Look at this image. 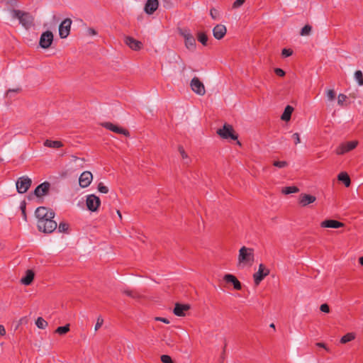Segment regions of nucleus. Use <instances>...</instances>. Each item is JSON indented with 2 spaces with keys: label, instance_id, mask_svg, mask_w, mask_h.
<instances>
[{
  "label": "nucleus",
  "instance_id": "34",
  "mask_svg": "<svg viewBox=\"0 0 363 363\" xmlns=\"http://www.w3.org/2000/svg\"><path fill=\"white\" fill-rule=\"evenodd\" d=\"M312 30V26L307 24L306 26H304L301 30V32H300V35H309L311 32Z\"/></svg>",
  "mask_w": 363,
  "mask_h": 363
},
{
  "label": "nucleus",
  "instance_id": "5",
  "mask_svg": "<svg viewBox=\"0 0 363 363\" xmlns=\"http://www.w3.org/2000/svg\"><path fill=\"white\" fill-rule=\"evenodd\" d=\"M31 184L32 180L28 177H21L18 178L16 184L18 193H26L30 187Z\"/></svg>",
  "mask_w": 363,
  "mask_h": 363
},
{
  "label": "nucleus",
  "instance_id": "44",
  "mask_svg": "<svg viewBox=\"0 0 363 363\" xmlns=\"http://www.w3.org/2000/svg\"><path fill=\"white\" fill-rule=\"evenodd\" d=\"M327 96L328 100L333 101L335 99L336 93L333 89H328L327 91Z\"/></svg>",
  "mask_w": 363,
  "mask_h": 363
},
{
  "label": "nucleus",
  "instance_id": "17",
  "mask_svg": "<svg viewBox=\"0 0 363 363\" xmlns=\"http://www.w3.org/2000/svg\"><path fill=\"white\" fill-rule=\"evenodd\" d=\"M344 225L343 223L333 219H327L320 223L321 228H339Z\"/></svg>",
  "mask_w": 363,
  "mask_h": 363
},
{
  "label": "nucleus",
  "instance_id": "3",
  "mask_svg": "<svg viewBox=\"0 0 363 363\" xmlns=\"http://www.w3.org/2000/svg\"><path fill=\"white\" fill-rule=\"evenodd\" d=\"M12 17L19 20V23L26 29L34 26V17L28 12L12 11Z\"/></svg>",
  "mask_w": 363,
  "mask_h": 363
},
{
  "label": "nucleus",
  "instance_id": "53",
  "mask_svg": "<svg viewBox=\"0 0 363 363\" xmlns=\"http://www.w3.org/2000/svg\"><path fill=\"white\" fill-rule=\"evenodd\" d=\"M226 343H225L224 345V347H223V352L220 354V363L223 362L225 358V347H226Z\"/></svg>",
  "mask_w": 363,
  "mask_h": 363
},
{
  "label": "nucleus",
  "instance_id": "42",
  "mask_svg": "<svg viewBox=\"0 0 363 363\" xmlns=\"http://www.w3.org/2000/svg\"><path fill=\"white\" fill-rule=\"evenodd\" d=\"M273 165L279 168H284L288 165V163L286 161H274Z\"/></svg>",
  "mask_w": 363,
  "mask_h": 363
},
{
  "label": "nucleus",
  "instance_id": "24",
  "mask_svg": "<svg viewBox=\"0 0 363 363\" xmlns=\"http://www.w3.org/2000/svg\"><path fill=\"white\" fill-rule=\"evenodd\" d=\"M184 43L186 48L190 51H194L196 48V40L194 37L192 35L189 37V38L184 40Z\"/></svg>",
  "mask_w": 363,
  "mask_h": 363
},
{
  "label": "nucleus",
  "instance_id": "32",
  "mask_svg": "<svg viewBox=\"0 0 363 363\" xmlns=\"http://www.w3.org/2000/svg\"><path fill=\"white\" fill-rule=\"evenodd\" d=\"M179 34L184 38V40L189 38V37L192 36L193 35L191 33L189 29L187 28H179Z\"/></svg>",
  "mask_w": 363,
  "mask_h": 363
},
{
  "label": "nucleus",
  "instance_id": "60",
  "mask_svg": "<svg viewBox=\"0 0 363 363\" xmlns=\"http://www.w3.org/2000/svg\"><path fill=\"white\" fill-rule=\"evenodd\" d=\"M271 328L275 329V325L274 323H272L270 325H269Z\"/></svg>",
  "mask_w": 363,
  "mask_h": 363
},
{
  "label": "nucleus",
  "instance_id": "59",
  "mask_svg": "<svg viewBox=\"0 0 363 363\" xmlns=\"http://www.w3.org/2000/svg\"><path fill=\"white\" fill-rule=\"evenodd\" d=\"M118 216H119L120 219H122V215L121 213V211L119 210L117 211Z\"/></svg>",
  "mask_w": 363,
  "mask_h": 363
},
{
  "label": "nucleus",
  "instance_id": "61",
  "mask_svg": "<svg viewBox=\"0 0 363 363\" xmlns=\"http://www.w3.org/2000/svg\"><path fill=\"white\" fill-rule=\"evenodd\" d=\"M237 143H238V145H241V144H240V141H238V140Z\"/></svg>",
  "mask_w": 363,
  "mask_h": 363
},
{
  "label": "nucleus",
  "instance_id": "8",
  "mask_svg": "<svg viewBox=\"0 0 363 363\" xmlns=\"http://www.w3.org/2000/svg\"><path fill=\"white\" fill-rule=\"evenodd\" d=\"M86 204L89 211L95 212L101 205V200L96 195L90 194L86 197Z\"/></svg>",
  "mask_w": 363,
  "mask_h": 363
},
{
  "label": "nucleus",
  "instance_id": "15",
  "mask_svg": "<svg viewBox=\"0 0 363 363\" xmlns=\"http://www.w3.org/2000/svg\"><path fill=\"white\" fill-rule=\"evenodd\" d=\"M124 42L130 49L138 51L142 49L143 43L130 36H125Z\"/></svg>",
  "mask_w": 363,
  "mask_h": 363
},
{
  "label": "nucleus",
  "instance_id": "26",
  "mask_svg": "<svg viewBox=\"0 0 363 363\" xmlns=\"http://www.w3.org/2000/svg\"><path fill=\"white\" fill-rule=\"evenodd\" d=\"M3 3L6 6L7 10L12 14V11H18L15 9L18 6L17 0H3Z\"/></svg>",
  "mask_w": 363,
  "mask_h": 363
},
{
  "label": "nucleus",
  "instance_id": "18",
  "mask_svg": "<svg viewBox=\"0 0 363 363\" xmlns=\"http://www.w3.org/2000/svg\"><path fill=\"white\" fill-rule=\"evenodd\" d=\"M190 309V305L176 303L173 313L177 316H184L186 312Z\"/></svg>",
  "mask_w": 363,
  "mask_h": 363
},
{
  "label": "nucleus",
  "instance_id": "58",
  "mask_svg": "<svg viewBox=\"0 0 363 363\" xmlns=\"http://www.w3.org/2000/svg\"><path fill=\"white\" fill-rule=\"evenodd\" d=\"M359 263L362 266H363V257H360L359 258Z\"/></svg>",
  "mask_w": 363,
  "mask_h": 363
},
{
  "label": "nucleus",
  "instance_id": "45",
  "mask_svg": "<svg viewBox=\"0 0 363 363\" xmlns=\"http://www.w3.org/2000/svg\"><path fill=\"white\" fill-rule=\"evenodd\" d=\"M292 54H293V50L291 49L284 48L281 51V55L284 57H289Z\"/></svg>",
  "mask_w": 363,
  "mask_h": 363
},
{
  "label": "nucleus",
  "instance_id": "25",
  "mask_svg": "<svg viewBox=\"0 0 363 363\" xmlns=\"http://www.w3.org/2000/svg\"><path fill=\"white\" fill-rule=\"evenodd\" d=\"M337 179L342 182L346 187L350 186L351 184L350 176L347 172H340L337 176Z\"/></svg>",
  "mask_w": 363,
  "mask_h": 363
},
{
  "label": "nucleus",
  "instance_id": "36",
  "mask_svg": "<svg viewBox=\"0 0 363 363\" xmlns=\"http://www.w3.org/2000/svg\"><path fill=\"white\" fill-rule=\"evenodd\" d=\"M123 294H125L128 296H130L133 298H138L140 296V294L137 291H133V290H129V289L124 290Z\"/></svg>",
  "mask_w": 363,
  "mask_h": 363
},
{
  "label": "nucleus",
  "instance_id": "48",
  "mask_svg": "<svg viewBox=\"0 0 363 363\" xmlns=\"http://www.w3.org/2000/svg\"><path fill=\"white\" fill-rule=\"evenodd\" d=\"M104 323V319L101 317L97 318V321L95 325V330H98Z\"/></svg>",
  "mask_w": 363,
  "mask_h": 363
},
{
  "label": "nucleus",
  "instance_id": "37",
  "mask_svg": "<svg viewBox=\"0 0 363 363\" xmlns=\"http://www.w3.org/2000/svg\"><path fill=\"white\" fill-rule=\"evenodd\" d=\"M69 224L65 222H60L58 225V231L60 233H67L69 230Z\"/></svg>",
  "mask_w": 363,
  "mask_h": 363
},
{
  "label": "nucleus",
  "instance_id": "2",
  "mask_svg": "<svg viewBox=\"0 0 363 363\" xmlns=\"http://www.w3.org/2000/svg\"><path fill=\"white\" fill-rule=\"evenodd\" d=\"M254 250L252 248L242 247L239 250L238 267L252 266L254 262Z\"/></svg>",
  "mask_w": 363,
  "mask_h": 363
},
{
  "label": "nucleus",
  "instance_id": "12",
  "mask_svg": "<svg viewBox=\"0 0 363 363\" xmlns=\"http://www.w3.org/2000/svg\"><path fill=\"white\" fill-rule=\"evenodd\" d=\"M102 126L106 128L107 130H109L116 133L122 134L127 137L130 135V133L128 130L123 128L122 127H120L117 125H115L111 122L104 123L102 124Z\"/></svg>",
  "mask_w": 363,
  "mask_h": 363
},
{
  "label": "nucleus",
  "instance_id": "40",
  "mask_svg": "<svg viewBox=\"0 0 363 363\" xmlns=\"http://www.w3.org/2000/svg\"><path fill=\"white\" fill-rule=\"evenodd\" d=\"M160 359L162 363H174L172 357L167 354H162Z\"/></svg>",
  "mask_w": 363,
  "mask_h": 363
},
{
  "label": "nucleus",
  "instance_id": "13",
  "mask_svg": "<svg viewBox=\"0 0 363 363\" xmlns=\"http://www.w3.org/2000/svg\"><path fill=\"white\" fill-rule=\"evenodd\" d=\"M50 188V183L48 182H44L39 184L34 190V195L38 198H41L48 194Z\"/></svg>",
  "mask_w": 363,
  "mask_h": 363
},
{
  "label": "nucleus",
  "instance_id": "54",
  "mask_svg": "<svg viewBox=\"0 0 363 363\" xmlns=\"http://www.w3.org/2000/svg\"><path fill=\"white\" fill-rule=\"evenodd\" d=\"M155 320L160 321V322L164 323L166 324H169V320L167 318H166L156 317L155 318Z\"/></svg>",
  "mask_w": 363,
  "mask_h": 363
},
{
  "label": "nucleus",
  "instance_id": "11",
  "mask_svg": "<svg viewBox=\"0 0 363 363\" xmlns=\"http://www.w3.org/2000/svg\"><path fill=\"white\" fill-rule=\"evenodd\" d=\"M190 86L196 94L200 96H203L206 94L205 86L198 77H194L191 79Z\"/></svg>",
  "mask_w": 363,
  "mask_h": 363
},
{
  "label": "nucleus",
  "instance_id": "39",
  "mask_svg": "<svg viewBox=\"0 0 363 363\" xmlns=\"http://www.w3.org/2000/svg\"><path fill=\"white\" fill-rule=\"evenodd\" d=\"M97 189L99 191L103 194H107L108 192V188L102 182L99 183Z\"/></svg>",
  "mask_w": 363,
  "mask_h": 363
},
{
  "label": "nucleus",
  "instance_id": "33",
  "mask_svg": "<svg viewBox=\"0 0 363 363\" xmlns=\"http://www.w3.org/2000/svg\"><path fill=\"white\" fill-rule=\"evenodd\" d=\"M35 325L38 328L44 329L48 325V323L42 317H39L35 321Z\"/></svg>",
  "mask_w": 363,
  "mask_h": 363
},
{
  "label": "nucleus",
  "instance_id": "47",
  "mask_svg": "<svg viewBox=\"0 0 363 363\" xmlns=\"http://www.w3.org/2000/svg\"><path fill=\"white\" fill-rule=\"evenodd\" d=\"M178 150L179 152V153L181 154V156L183 159H187L188 158V155L186 153L184 147L182 146V145H179V147H178Z\"/></svg>",
  "mask_w": 363,
  "mask_h": 363
},
{
  "label": "nucleus",
  "instance_id": "19",
  "mask_svg": "<svg viewBox=\"0 0 363 363\" xmlns=\"http://www.w3.org/2000/svg\"><path fill=\"white\" fill-rule=\"evenodd\" d=\"M227 28L224 25L218 24L213 29V35L217 40L222 39L226 34Z\"/></svg>",
  "mask_w": 363,
  "mask_h": 363
},
{
  "label": "nucleus",
  "instance_id": "20",
  "mask_svg": "<svg viewBox=\"0 0 363 363\" xmlns=\"http://www.w3.org/2000/svg\"><path fill=\"white\" fill-rule=\"evenodd\" d=\"M315 200H316V197L315 196L306 194H301L299 196V201L298 202L301 206L305 207V206H308V204L313 203L314 201H315Z\"/></svg>",
  "mask_w": 363,
  "mask_h": 363
},
{
  "label": "nucleus",
  "instance_id": "21",
  "mask_svg": "<svg viewBox=\"0 0 363 363\" xmlns=\"http://www.w3.org/2000/svg\"><path fill=\"white\" fill-rule=\"evenodd\" d=\"M158 6V0H147L144 10L147 14H152L157 9Z\"/></svg>",
  "mask_w": 363,
  "mask_h": 363
},
{
  "label": "nucleus",
  "instance_id": "23",
  "mask_svg": "<svg viewBox=\"0 0 363 363\" xmlns=\"http://www.w3.org/2000/svg\"><path fill=\"white\" fill-rule=\"evenodd\" d=\"M293 111L294 108L290 105H287L281 116V119L284 121H289L291 119Z\"/></svg>",
  "mask_w": 363,
  "mask_h": 363
},
{
  "label": "nucleus",
  "instance_id": "27",
  "mask_svg": "<svg viewBox=\"0 0 363 363\" xmlns=\"http://www.w3.org/2000/svg\"><path fill=\"white\" fill-rule=\"evenodd\" d=\"M44 145L48 147L60 148L63 146V144L61 141L59 140H51L47 139L44 142Z\"/></svg>",
  "mask_w": 363,
  "mask_h": 363
},
{
  "label": "nucleus",
  "instance_id": "56",
  "mask_svg": "<svg viewBox=\"0 0 363 363\" xmlns=\"http://www.w3.org/2000/svg\"><path fill=\"white\" fill-rule=\"evenodd\" d=\"M21 91V89L18 88V89H9L8 91H7V93L6 94L9 95V94L12 93V92H19Z\"/></svg>",
  "mask_w": 363,
  "mask_h": 363
},
{
  "label": "nucleus",
  "instance_id": "46",
  "mask_svg": "<svg viewBox=\"0 0 363 363\" xmlns=\"http://www.w3.org/2000/svg\"><path fill=\"white\" fill-rule=\"evenodd\" d=\"M320 310L325 313H330V307L327 303H323L320 306Z\"/></svg>",
  "mask_w": 363,
  "mask_h": 363
},
{
  "label": "nucleus",
  "instance_id": "62",
  "mask_svg": "<svg viewBox=\"0 0 363 363\" xmlns=\"http://www.w3.org/2000/svg\"><path fill=\"white\" fill-rule=\"evenodd\" d=\"M1 160H1V159H0V162H1Z\"/></svg>",
  "mask_w": 363,
  "mask_h": 363
},
{
  "label": "nucleus",
  "instance_id": "38",
  "mask_svg": "<svg viewBox=\"0 0 363 363\" xmlns=\"http://www.w3.org/2000/svg\"><path fill=\"white\" fill-rule=\"evenodd\" d=\"M26 203L25 201H23L21 203L20 208L21 210L23 218L24 220L26 221L27 220V215H26Z\"/></svg>",
  "mask_w": 363,
  "mask_h": 363
},
{
  "label": "nucleus",
  "instance_id": "49",
  "mask_svg": "<svg viewBox=\"0 0 363 363\" xmlns=\"http://www.w3.org/2000/svg\"><path fill=\"white\" fill-rule=\"evenodd\" d=\"M274 73L279 76V77H284L286 74V72L281 68H275L274 69Z\"/></svg>",
  "mask_w": 363,
  "mask_h": 363
},
{
  "label": "nucleus",
  "instance_id": "6",
  "mask_svg": "<svg viewBox=\"0 0 363 363\" xmlns=\"http://www.w3.org/2000/svg\"><path fill=\"white\" fill-rule=\"evenodd\" d=\"M358 145V141H348L341 143L335 150L337 155H342L352 150H354Z\"/></svg>",
  "mask_w": 363,
  "mask_h": 363
},
{
  "label": "nucleus",
  "instance_id": "16",
  "mask_svg": "<svg viewBox=\"0 0 363 363\" xmlns=\"http://www.w3.org/2000/svg\"><path fill=\"white\" fill-rule=\"evenodd\" d=\"M223 280L228 284H232L235 290L242 289V284L236 278V277L231 274H226L223 277Z\"/></svg>",
  "mask_w": 363,
  "mask_h": 363
},
{
  "label": "nucleus",
  "instance_id": "9",
  "mask_svg": "<svg viewBox=\"0 0 363 363\" xmlns=\"http://www.w3.org/2000/svg\"><path fill=\"white\" fill-rule=\"evenodd\" d=\"M269 274V269L266 268L263 264L259 265V269L257 272L253 274L254 282L256 286H258L260 282Z\"/></svg>",
  "mask_w": 363,
  "mask_h": 363
},
{
  "label": "nucleus",
  "instance_id": "10",
  "mask_svg": "<svg viewBox=\"0 0 363 363\" xmlns=\"http://www.w3.org/2000/svg\"><path fill=\"white\" fill-rule=\"evenodd\" d=\"M72 25V20L69 18L62 21L59 26V35L61 38H66L69 33Z\"/></svg>",
  "mask_w": 363,
  "mask_h": 363
},
{
  "label": "nucleus",
  "instance_id": "50",
  "mask_svg": "<svg viewBox=\"0 0 363 363\" xmlns=\"http://www.w3.org/2000/svg\"><path fill=\"white\" fill-rule=\"evenodd\" d=\"M292 138L294 140V144L297 145L301 143L300 135L298 133H295L292 135Z\"/></svg>",
  "mask_w": 363,
  "mask_h": 363
},
{
  "label": "nucleus",
  "instance_id": "55",
  "mask_svg": "<svg viewBox=\"0 0 363 363\" xmlns=\"http://www.w3.org/2000/svg\"><path fill=\"white\" fill-rule=\"evenodd\" d=\"M87 33L89 35H95L97 34V32L93 28H89L87 30Z\"/></svg>",
  "mask_w": 363,
  "mask_h": 363
},
{
  "label": "nucleus",
  "instance_id": "52",
  "mask_svg": "<svg viewBox=\"0 0 363 363\" xmlns=\"http://www.w3.org/2000/svg\"><path fill=\"white\" fill-rule=\"evenodd\" d=\"M317 347H322L325 349L328 352H330V350L327 347V345L323 342H317L315 344Z\"/></svg>",
  "mask_w": 363,
  "mask_h": 363
},
{
  "label": "nucleus",
  "instance_id": "51",
  "mask_svg": "<svg viewBox=\"0 0 363 363\" xmlns=\"http://www.w3.org/2000/svg\"><path fill=\"white\" fill-rule=\"evenodd\" d=\"M245 0H236L233 4V8L236 9L240 7L244 3Z\"/></svg>",
  "mask_w": 363,
  "mask_h": 363
},
{
  "label": "nucleus",
  "instance_id": "1",
  "mask_svg": "<svg viewBox=\"0 0 363 363\" xmlns=\"http://www.w3.org/2000/svg\"><path fill=\"white\" fill-rule=\"evenodd\" d=\"M35 215L38 219L37 227L39 231L48 234L57 228V222L53 220L55 213L52 209L40 206L36 208Z\"/></svg>",
  "mask_w": 363,
  "mask_h": 363
},
{
  "label": "nucleus",
  "instance_id": "30",
  "mask_svg": "<svg viewBox=\"0 0 363 363\" xmlns=\"http://www.w3.org/2000/svg\"><path fill=\"white\" fill-rule=\"evenodd\" d=\"M282 193L284 194H290L292 193H297L299 191V189L297 186H286L282 189Z\"/></svg>",
  "mask_w": 363,
  "mask_h": 363
},
{
  "label": "nucleus",
  "instance_id": "28",
  "mask_svg": "<svg viewBox=\"0 0 363 363\" xmlns=\"http://www.w3.org/2000/svg\"><path fill=\"white\" fill-rule=\"evenodd\" d=\"M197 40L204 46L208 45V37L205 32H199L197 33Z\"/></svg>",
  "mask_w": 363,
  "mask_h": 363
},
{
  "label": "nucleus",
  "instance_id": "29",
  "mask_svg": "<svg viewBox=\"0 0 363 363\" xmlns=\"http://www.w3.org/2000/svg\"><path fill=\"white\" fill-rule=\"evenodd\" d=\"M355 338V335L352 333H347L346 335H343L340 339V342L342 344H345L348 342H350L353 340Z\"/></svg>",
  "mask_w": 363,
  "mask_h": 363
},
{
  "label": "nucleus",
  "instance_id": "41",
  "mask_svg": "<svg viewBox=\"0 0 363 363\" xmlns=\"http://www.w3.org/2000/svg\"><path fill=\"white\" fill-rule=\"evenodd\" d=\"M347 96L343 94H340L338 95V97H337V104L338 105L341 106H344V102L346 101L347 99Z\"/></svg>",
  "mask_w": 363,
  "mask_h": 363
},
{
  "label": "nucleus",
  "instance_id": "14",
  "mask_svg": "<svg viewBox=\"0 0 363 363\" xmlns=\"http://www.w3.org/2000/svg\"><path fill=\"white\" fill-rule=\"evenodd\" d=\"M93 175L89 171L82 172L79 179V186L82 188H86L91 184Z\"/></svg>",
  "mask_w": 363,
  "mask_h": 363
},
{
  "label": "nucleus",
  "instance_id": "43",
  "mask_svg": "<svg viewBox=\"0 0 363 363\" xmlns=\"http://www.w3.org/2000/svg\"><path fill=\"white\" fill-rule=\"evenodd\" d=\"M210 15L213 19L216 20L219 17V12L215 8H212L210 10Z\"/></svg>",
  "mask_w": 363,
  "mask_h": 363
},
{
  "label": "nucleus",
  "instance_id": "31",
  "mask_svg": "<svg viewBox=\"0 0 363 363\" xmlns=\"http://www.w3.org/2000/svg\"><path fill=\"white\" fill-rule=\"evenodd\" d=\"M69 331V324L57 328L55 333L63 335Z\"/></svg>",
  "mask_w": 363,
  "mask_h": 363
},
{
  "label": "nucleus",
  "instance_id": "7",
  "mask_svg": "<svg viewBox=\"0 0 363 363\" xmlns=\"http://www.w3.org/2000/svg\"><path fill=\"white\" fill-rule=\"evenodd\" d=\"M53 42V34L50 30L43 32L40 38L39 45L43 49L49 48Z\"/></svg>",
  "mask_w": 363,
  "mask_h": 363
},
{
  "label": "nucleus",
  "instance_id": "35",
  "mask_svg": "<svg viewBox=\"0 0 363 363\" xmlns=\"http://www.w3.org/2000/svg\"><path fill=\"white\" fill-rule=\"evenodd\" d=\"M354 77H355L356 80L357 81L358 84L359 86H363V74H362V71L357 70L354 72Z\"/></svg>",
  "mask_w": 363,
  "mask_h": 363
},
{
  "label": "nucleus",
  "instance_id": "22",
  "mask_svg": "<svg viewBox=\"0 0 363 363\" xmlns=\"http://www.w3.org/2000/svg\"><path fill=\"white\" fill-rule=\"evenodd\" d=\"M35 277V273L32 269H28L26 274L21 279V283L23 285L28 286L32 284Z\"/></svg>",
  "mask_w": 363,
  "mask_h": 363
},
{
  "label": "nucleus",
  "instance_id": "4",
  "mask_svg": "<svg viewBox=\"0 0 363 363\" xmlns=\"http://www.w3.org/2000/svg\"><path fill=\"white\" fill-rule=\"evenodd\" d=\"M217 134L223 139H231L237 140L238 135L235 133V130L231 125L225 123L222 128H219L216 131Z\"/></svg>",
  "mask_w": 363,
  "mask_h": 363
},
{
  "label": "nucleus",
  "instance_id": "57",
  "mask_svg": "<svg viewBox=\"0 0 363 363\" xmlns=\"http://www.w3.org/2000/svg\"><path fill=\"white\" fill-rule=\"evenodd\" d=\"M6 334V330L4 325H0V335L3 336Z\"/></svg>",
  "mask_w": 363,
  "mask_h": 363
}]
</instances>
